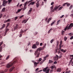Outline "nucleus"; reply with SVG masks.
Masks as SVG:
<instances>
[{"label":"nucleus","instance_id":"0e129e2a","mask_svg":"<svg viewBox=\"0 0 73 73\" xmlns=\"http://www.w3.org/2000/svg\"><path fill=\"white\" fill-rule=\"evenodd\" d=\"M40 46H42V43H40Z\"/></svg>","mask_w":73,"mask_h":73},{"label":"nucleus","instance_id":"1a4fd4ad","mask_svg":"<svg viewBox=\"0 0 73 73\" xmlns=\"http://www.w3.org/2000/svg\"><path fill=\"white\" fill-rule=\"evenodd\" d=\"M37 48V47L36 44H33L32 47L33 49H36V48Z\"/></svg>","mask_w":73,"mask_h":73},{"label":"nucleus","instance_id":"ddd939ff","mask_svg":"<svg viewBox=\"0 0 73 73\" xmlns=\"http://www.w3.org/2000/svg\"><path fill=\"white\" fill-rule=\"evenodd\" d=\"M39 5H40V3H38V1L36 4L37 8H38V7H39Z\"/></svg>","mask_w":73,"mask_h":73},{"label":"nucleus","instance_id":"dca6fc26","mask_svg":"<svg viewBox=\"0 0 73 73\" xmlns=\"http://www.w3.org/2000/svg\"><path fill=\"white\" fill-rule=\"evenodd\" d=\"M24 33V31L22 29H21V31L20 32V34H23V33Z\"/></svg>","mask_w":73,"mask_h":73},{"label":"nucleus","instance_id":"72a5a7b5","mask_svg":"<svg viewBox=\"0 0 73 73\" xmlns=\"http://www.w3.org/2000/svg\"><path fill=\"white\" fill-rule=\"evenodd\" d=\"M64 33H65V31L63 30L62 32V35H63Z\"/></svg>","mask_w":73,"mask_h":73},{"label":"nucleus","instance_id":"bb28decb","mask_svg":"<svg viewBox=\"0 0 73 73\" xmlns=\"http://www.w3.org/2000/svg\"><path fill=\"white\" fill-rule=\"evenodd\" d=\"M56 22V21H54L53 22H52L51 24V26H52V25H53V24H54V23Z\"/></svg>","mask_w":73,"mask_h":73},{"label":"nucleus","instance_id":"bf43d9fd","mask_svg":"<svg viewBox=\"0 0 73 73\" xmlns=\"http://www.w3.org/2000/svg\"><path fill=\"white\" fill-rule=\"evenodd\" d=\"M18 18V17H16L15 18V20H16L17 19V18Z\"/></svg>","mask_w":73,"mask_h":73},{"label":"nucleus","instance_id":"5fc2aeb1","mask_svg":"<svg viewBox=\"0 0 73 73\" xmlns=\"http://www.w3.org/2000/svg\"><path fill=\"white\" fill-rule=\"evenodd\" d=\"M42 60V59L41 58H40L38 60V61H41Z\"/></svg>","mask_w":73,"mask_h":73},{"label":"nucleus","instance_id":"0eeeda50","mask_svg":"<svg viewBox=\"0 0 73 73\" xmlns=\"http://www.w3.org/2000/svg\"><path fill=\"white\" fill-rule=\"evenodd\" d=\"M58 8V6L57 7V6H55L54 7V9L52 11V12H53L56 11V10H57V9Z\"/></svg>","mask_w":73,"mask_h":73},{"label":"nucleus","instance_id":"c756f323","mask_svg":"<svg viewBox=\"0 0 73 73\" xmlns=\"http://www.w3.org/2000/svg\"><path fill=\"white\" fill-rule=\"evenodd\" d=\"M35 3V2H31V3H30V4H31V5H34V4Z\"/></svg>","mask_w":73,"mask_h":73},{"label":"nucleus","instance_id":"a878e982","mask_svg":"<svg viewBox=\"0 0 73 73\" xmlns=\"http://www.w3.org/2000/svg\"><path fill=\"white\" fill-rule=\"evenodd\" d=\"M10 57V56L9 55L7 56V57L6 58V60H8V59H9V58Z\"/></svg>","mask_w":73,"mask_h":73},{"label":"nucleus","instance_id":"b1692460","mask_svg":"<svg viewBox=\"0 0 73 73\" xmlns=\"http://www.w3.org/2000/svg\"><path fill=\"white\" fill-rule=\"evenodd\" d=\"M38 64V62H35L34 63V65L35 66H36V65H37Z\"/></svg>","mask_w":73,"mask_h":73},{"label":"nucleus","instance_id":"f3484780","mask_svg":"<svg viewBox=\"0 0 73 73\" xmlns=\"http://www.w3.org/2000/svg\"><path fill=\"white\" fill-rule=\"evenodd\" d=\"M5 24H3L2 25V27L1 28V29H3L4 28H5Z\"/></svg>","mask_w":73,"mask_h":73},{"label":"nucleus","instance_id":"473e14b6","mask_svg":"<svg viewBox=\"0 0 73 73\" xmlns=\"http://www.w3.org/2000/svg\"><path fill=\"white\" fill-rule=\"evenodd\" d=\"M2 49H3V47L2 46L0 47V52L2 51Z\"/></svg>","mask_w":73,"mask_h":73},{"label":"nucleus","instance_id":"a18cd8bd","mask_svg":"<svg viewBox=\"0 0 73 73\" xmlns=\"http://www.w3.org/2000/svg\"><path fill=\"white\" fill-rule=\"evenodd\" d=\"M7 21V22H10V21H11V19H9Z\"/></svg>","mask_w":73,"mask_h":73},{"label":"nucleus","instance_id":"e2e57ef3","mask_svg":"<svg viewBox=\"0 0 73 73\" xmlns=\"http://www.w3.org/2000/svg\"><path fill=\"white\" fill-rule=\"evenodd\" d=\"M7 69H6L5 70L4 72H7Z\"/></svg>","mask_w":73,"mask_h":73},{"label":"nucleus","instance_id":"603ef678","mask_svg":"<svg viewBox=\"0 0 73 73\" xmlns=\"http://www.w3.org/2000/svg\"><path fill=\"white\" fill-rule=\"evenodd\" d=\"M57 62L56 61H55L54 62V64H57Z\"/></svg>","mask_w":73,"mask_h":73},{"label":"nucleus","instance_id":"4c0bfd02","mask_svg":"<svg viewBox=\"0 0 73 73\" xmlns=\"http://www.w3.org/2000/svg\"><path fill=\"white\" fill-rule=\"evenodd\" d=\"M27 4H28V1H27L26 2H25V4H23V5L27 6Z\"/></svg>","mask_w":73,"mask_h":73},{"label":"nucleus","instance_id":"6e6d98bb","mask_svg":"<svg viewBox=\"0 0 73 73\" xmlns=\"http://www.w3.org/2000/svg\"><path fill=\"white\" fill-rule=\"evenodd\" d=\"M22 34H20L19 37H21L22 36Z\"/></svg>","mask_w":73,"mask_h":73},{"label":"nucleus","instance_id":"412c9836","mask_svg":"<svg viewBox=\"0 0 73 73\" xmlns=\"http://www.w3.org/2000/svg\"><path fill=\"white\" fill-rule=\"evenodd\" d=\"M10 25V23H8L7 24V25L6 27V28H7L8 27V26H9Z\"/></svg>","mask_w":73,"mask_h":73},{"label":"nucleus","instance_id":"6e6552de","mask_svg":"<svg viewBox=\"0 0 73 73\" xmlns=\"http://www.w3.org/2000/svg\"><path fill=\"white\" fill-rule=\"evenodd\" d=\"M32 11V8L31 7L30 8V10L28 12V13H27V15H29L30 13Z\"/></svg>","mask_w":73,"mask_h":73},{"label":"nucleus","instance_id":"338daca9","mask_svg":"<svg viewBox=\"0 0 73 73\" xmlns=\"http://www.w3.org/2000/svg\"><path fill=\"white\" fill-rule=\"evenodd\" d=\"M62 41H61L60 42V45H62Z\"/></svg>","mask_w":73,"mask_h":73},{"label":"nucleus","instance_id":"a19ab883","mask_svg":"<svg viewBox=\"0 0 73 73\" xmlns=\"http://www.w3.org/2000/svg\"><path fill=\"white\" fill-rule=\"evenodd\" d=\"M32 1V0H31L30 1H29L28 2H27V4H29V3H31Z\"/></svg>","mask_w":73,"mask_h":73},{"label":"nucleus","instance_id":"f257e3e1","mask_svg":"<svg viewBox=\"0 0 73 73\" xmlns=\"http://www.w3.org/2000/svg\"><path fill=\"white\" fill-rule=\"evenodd\" d=\"M17 62V61L15 60L13 62H11L9 63L8 64H7L6 66V68H11V66H12L13 65V64H15V63H16Z\"/></svg>","mask_w":73,"mask_h":73},{"label":"nucleus","instance_id":"c9c22d12","mask_svg":"<svg viewBox=\"0 0 73 73\" xmlns=\"http://www.w3.org/2000/svg\"><path fill=\"white\" fill-rule=\"evenodd\" d=\"M8 31H9V29H8L7 28V27H6V31H5V32H8Z\"/></svg>","mask_w":73,"mask_h":73},{"label":"nucleus","instance_id":"f8f14e48","mask_svg":"<svg viewBox=\"0 0 73 73\" xmlns=\"http://www.w3.org/2000/svg\"><path fill=\"white\" fill-rule=\"evenodd\" d=\"M48 68V67H47L46 68H44L43 69V71L44 72H45L46 71V70L47 69V68Z\"/></svg>","mask_w":73,"mask_h":73},{"label":"nucleus","instance_id":"2eb2a0df","mask_svg":"<svg viewBox=\"0 0 73 73\" xmlns=\"http://www.w3.org/2000/svg\"><path fill=\"white\" fill-rule=\"evenodd\" d=\"M70 57H72V58L71 60H70V61H71L72 62V61L73 59V55H70Z\"/></svg>","mask_w":73,"mask_h":73},{"label":"nucleus","instance_id":"9b49d317","mask_svg":"<svg viewBox=\"0 0 73 73\" xmlns=\"http://www.w3.org/2000/svg\"><path fill=\"white\" fill-rule=\"evenodd\" d=\"M57 72H61V68H58L57 70Z\"/></svg>","mask_w":73,"mask_h":73},{"label":"nucleus","instance_id":"aec40b11","mask_svg":"<svg viewBox=\"0 0 73 73\" xmlns=\"http://www.w3.org/2000/svg\"><path fill=\"white\" fill-rule=\"evenodd\" d=\"M51 20H52V18H50L49 19H48V21H47L48 24H49V22H50V21H51Z\"/></svg>","mask_w":73,"mask_h":73},{"label":"nucleus","instance_id":"774afa93","mask_svg":"<svg viewBox=\"0 0 73 73\" xmlns=\"http://www.w3.org/2000/svg\"><path fill=\"white\" fill-rule=\"evenodd\" d=\"M73 36H72L70 38V40H72V39H73Z\"/></svg>","mask_w":73,"mask_h":73},{"label":"nucleus","instance_id":"37998d69","mask_svg":"<svg viewBox=\"0 0 73 73\" xmlns=\"http://www.w3.org/2000/svg\"><path fill=\"white\" fill-rule=\"evenodd\" d=\"M66 5H67V7H69V6H70V3H67Z\"/></svg>","mask_w":73,"mask_h":73},{"label":"nucleus","instance_id":"a211bd4d","mask_svg":"<svg viewBox=\"0 0 73 73\" xmlns=\"http://www.w3.org/2000/svg\"><path fill=\"white\" fill-rule=\"evenodd\" d=\"M50 70V69H47V70H46V73H49Z\"/></svg>","mask_w":73,"mask_h":73},{"label":"nucleus","instance_id":"4be33fe9","mask_svg":"<svg viewBox=\"0 0 73 73\" xmlns=\"http://www.w3.org/2000/svg\"><path fill=\"white\" fill-rule=\"evenodd\" d=\"M14 68H15V67L14 66H13L10 69V70L11 71H12V70H13V69H14Z\"/></svg>","mask_w":73,"mask_h":73},{"label":"nucleus","instance_id":"864d4df0","mask_svg":"<svg viewBox=\"0 0 73 73\" xmlns=\"http://www.w3.org/2000/svg\"><path fill=\"white\" fill-rule=\"evenodd\" d=\"M37 33H38L37 32H35V35H36Z\"/></svg>","mask_w":73,"mask_h":73},{"label":"nucleus","instance_id":"4468645a","mask_svg":"<svg viewBox=\"0 0 73 73\" xmlns=\"http://www.w3.org/2000/svg\"><path fill=\"white\" fill-rule=\"evenodd\" d=\"M24 5V7H23V11H25V9H27V7L26 6H25V5Z\"/></svg>","mask_w":73,"mask_h":73},{"label":"nucleus","instance_id":"3c124183","mask_svg":"<svg viewBox=\"0 0 73 73\" xmlns=\"http://www.w3.org/2000/svg\"><path fill=\"white\" fill-rule=\"evenodd\" d=\"M58 54H60V53H61V51L60 50H59L58 51Z\"/></svg>","mask_w":73,"mask_h":73},{"label":"nucleus","instance_id":"39448f33","mask_svg":"<svg viewBox=\"0 0 73 73\" xmlns=\"http://www.w3.org/2000/svg\"><path fill=\"white\" fill-rule=\"evenodd\" d=\"M19 26L18 25V24H17L14 27V31H17L18 29H19Z\"/></svg>","mask_w":73,"mask_h":73},{"label":"nucleus","instance_id":"9d476101","mask_svg":"<svg viewBox=\"0 0 73 73\" xmlns=\"http://www.w3.org/2000/svg\"><path fill=\"white\" fill-rule=\"evenodd\" d=\"M49 57V54L47 55L44 58V60L45 61L46 60V58Z\"/></svg>","mask_w":73,"mask_h":73},{"label":"nucleus","instance_id":"393cba45","mask_svg":"<svg viewBox=\"0 0 73 73\" xmlns=\"http://www.w3.org/2000/svg\"><path fill=\"white\" fill-rule=\"evenodd\" d=\"M5 10V7H4L2 10L1 12H4Z\"/></svg>","mask_w":73,"mask_h":73},{"label":"nucleus","instance_id":"f03ea898","mask_svg":"<svg viewBox=\"0 0 73 73\" xmlns=\"http://www.w3.org/2000/svg\"><path fill=\"white\" fill-rule=\"evenodd\" d=\"M41 48H38V49L37 50L35 51V55H36L37 54V56H36V57L37 58H38V57H39V56L40 55V52H41Z\"/></svg>","mask_w":73,"mask_h":73},{"label":"nucleus","instance_id":"4d7b16f0","mask_svg":"<svg viewBox=\"0 0 73 73\" xmlns=\"http://www.w3.org/2000/svg\"><path fill=\"white\" fill-rule=\"evenodd\" d=\"M21 9H19L18 10V11L19 12H20L21 11Z\"/></svg>","mask_w":73,"mask_h":73},{"label":"nucleus","instance_id":"423d86ee","mask_svg":"<svg viewBox=\"0 0 73 73\" xmlns=\"http://www.w3.org/2000/svg\"><path fill=\"white\" fill-rule=\"evenodd\" d=\"M54 60L55 61H58V56L57 55H56V56H54L53 58Z\"/></svg>","mask_w":73,"mask_h":73},{"label":"nucleus","instance_id":"7c9ffc66","mask_svg":"<svg viewBox=\"0 0 73 73\" xmlns=\"http://www.w3.org/2000/svg\"><path fill=\"white\" fill-rule=\"evenodd\" d=\"M53 7H54V5H52V7H51V11H52V9H53Z\"/></svg>","mask_w":73,"mask_h":73},{"label":"nucleus","instance_id":"c03bdc74","mask_svg":"<svg viewBox=\"0 0 73 73\" xmlns=\"http://www.w3.org/2000/svg\"><path fill=\"white\" fill-rule=\"evenodd\" d=\"M54 41V39H52V40H51L50 41V42L51 43H52V42H53V41Z\"/></svg>","mask_w":73,"mask_h":73},{"label":"nucleus","instance_id":"49530a36","mask_svg":"<svg viewBox=\"0 0 73 73\" xmlns=\"http://www.w3.org/2000/svg\"><path fill=\"white\" fill-rule=\"evenodd\" d=\"M24 20V21L25 22L24 23L25 24V23H27V20L25 19Z\"/></svg>","mask_w":73,"mask_h":73},{"label":"nucleus","instance_id":"20e7f679","mask_svg":"<svg viewBox=\"0 0 73 73\" xmlns=\"http://www.w3.org/2000/svg\"><path fill=\"white\" fill-rule=\"evenodd\" d=\"M8 3V1H6V0H5L3 1L2 5L3 7H5L7 5V4Z\"/></svg>","mask_w":73,"mask_h":73},{"label":"nucleus","instance_id":"2f4dec72","mask_svg":"<svg viewBox=\"0 0 73 73\" xmlns=\"http://www.w3.org/2000/svg\"><path fill=\"white\" fill-rule=\"evenodd\" d=\"M49 62L50 64H51L52 63H53V62L52 60H49Z\"/></svg>","mask_w":73,"mask_h":73},{"label":"nucleus","instance_id":"5701e85b","mask_svg":"<svg viewBox=\"0 0 73 73\" xmlns=\"http://www.w3.org/2000/svg\"><path fill=\"white\" fill-rule=\"evenodd\" d=\"M60 21H61V20H59L57 21V23L56 24V25H58V24H60Z\"/></svg>","mask_w":73,"mask_h":73},{"label":"nucleus","instance_id":"052dcab7","mask_svg":"<svg viewBox=\"0 0 73 73\" xmlns=\"http://www.w3.org/2000/svg\"><path fill=\"white\" fill-rule=\"evenodd\" d=\"M24 17V15H22V16L20 17V18L21 19V18H22V17Z\"/></svg>","mask_w":73,"mask_h":73},{"label":"nucleus","instance_id":"ea45409f","mask_svg":"<svg viewBox=\"0 0 73 73\" xmlns=\"http://www.w3.org/2000/svg\"><path fill=\"white\" fill-rule=\"evenodd\" d=\"M67 39H68V38L66 37V36H65L64 37V41H66V40H67Z\"/></svg>","mask_w":73,"mask_h":73},{"label":"nucleus","instance_id":"6ab92c4d","mask_svg":"<svg viewBox=\"0 0 73 73\" xmlns=\"http://www.w3.org/2000/svg\"><path fill=\"white\" fill-rule=\"evenodd\" d=\"M8 4H10L11 3L12 1V0H8Z\"/></svg>","mask_w":73,"mask_h":73},{"label":"nucleus","instance_id":"f704fd0d","mask_svg":"<svg viewBox=\"0 0 73 73\" xmlns=\"http://www.w3.org/2000/svg\"><path fill=\"white\" fill-rule=\"evenodd\" d=\"M63 8V7L62 6L61 7L58 9V10L59 11H60V10H61V9H62V8Z\"/></svg>","mask_w":73,"mask_h":73},{"label":"nucleus","instance_id":"cd10ccee","mask_svg":"<svg viewBox=\"0 0 73 73\" xmlns=\"http://www.w3.org/2000/svg\"><path fill=\"white\" fill-rule=\"evenodd\" d=\"M52 30H53V28H51L49 30V31H48V33H50V32H51V31H52Z\"/></svg>","mask_w":73,"mask_h":73},{"label":"nucleus","instance_id":"e433bc0d","mask_svg":"<svg viewBox=\"0 0 73 73\" xmlns=\"http://www.w3.org/2000/svg\"><path fill=\"white\" fill-rule=\"evenodd\" d=\"M71 72V71L70 70H69L68 71H66L65 72L66 73H70Z\"/></svg>","mask_w":73,"mask_h":73},{"label":"nucleus","instance_id":"69168bd1","mask_svg":"<svg viewBox=\"0 0 73 73\" xmlns=\"http://www.w3.org/2000/svg\"><path fill=\"white\" fill-rule=\"evenodd\" d=\"M64 15H62V16H61L60 17V18H62V17H64Z\"/></svg>","mask_w":73,"mask_h":73},{"label":"nucleus","instance_id":"7ed1b4c3","mask_svg":"<svg viewBox=\"0 0 73 73\" xmlns=\"http://www.w3.org/2000/svg\"><path fill=\"white\" fill-rule=\"evenodd\" d=\"M73 27V23H71L70 25L68 26V27H66V28H65L64 30V31H66L67 29L68 30H69V29H70L71 28H72Z\"/></svg>","mask_w":73,"mask_h":73},{"label":"nucleus","instance_id":"de8ad7c7","mask_svg":"<svg viewBox=\"0 0 73 73\" xmlns=\"http://www.w3.org/2000/svg\"><path fill=\"white\" fill-rule=\"evenodd\" d=\"M67 4V3H65L62 5V6H65L66 5V4Z\"/></svg>","mask_w":73,"mask_h":73},{"label":"nucleus","instance_id":"09e8293b","mask_svg":"<svg viewBox=\"0 0 73 73\" xmlns=\"http://www.w3.org/2000/svg\"><path fill=\"white\" fill-rule=\"evenodd\" d=\"M2 16H3V15H2V14H0V19H1V18Z\"/></svg>","mask_w":73,"mask_h":73},{"label":"nucleus","instance_id":"58836bf2","mask_svg":"<svg viewBox=\"0 0 73 73\" xmlns=\"http://www.w3.org/2000/svg\"><path fill=\"white\" fill-rule=\"evenodd\" d=\"M36 45H37V46H38V45H39V42H36Z\"/></svg>","mask_w":73,"mask_h":73},{"label":"nucleus","instance_id":"680f3d73","mask_svg":"<svg viewBox=\"0 0 73 73\" xmlns=\"http://www.w3.org/2000/svg\"><path fill=\"white\" fill-rule=\"evenodd\" d=\"M68 35H69V36H72V33H70Z\"/></svg>","mask_w":73,"mask_h":73},{"label":"nucleus","instance_id":"79ce46f5","mask_svg":"<svg viewBox=\"0 0 73 73\" xmlns=\"http://www.w3.org/2000/svg\"><path fill=\"white\" fill-rule=\"evenodd\" d=\"M72 7H73V5H71L69 9H72Z\"/></svg>","mask_w":73,"mask_h":73},{"label":"nucleus","instance_id":"13d9d810","mask_svg":"<svg viewBox=\"0 0 73 73\" xmlns=\"http://www.w3.org/2000/svg\"><path fill=\"white\" fill-rule=\"evenodd\" d=\"M54 4V2H52L51 3V5H53V4Z\"/></svg>","mask_w":73,"mask_h":73},{"label":"nucleus","instance_id":"8fccbe9b","mask_svg":"<svg viewBox=\"0 0 73 73\" xmlns=\"http://www.w3.org/2000/svg\"><path fill=\"white\" fill-rule=\"evenodd\" d=\"M54 68V66H51V69H53Z\"/></svg>","mask_w":73,"mask_h":73},{"label":"nucleus","instance_id":"c85d7f7f","mask_svg":"<svg viewBox=\"0 0 73 73\" xmlns=\"http://www.w3.org/2000/svg\"><path fill=\"white\" fill-rule=\"evenodd\" d=\"M45 46H44L42 48H41V47H40L39 48H41V50H43L44 48H45Z\"/></svg>","mask_w":73,"mask_h":73}]
</instances>
